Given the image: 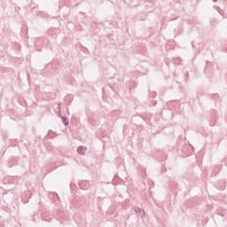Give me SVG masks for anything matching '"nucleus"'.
<instances>
[{
  "instance_id": "obj_3",
  "label": "nucleus",
  "mask_w": 227,
  "mask_h": 227,
  "mask_svg": "<svg viewBox=\"0 0 227 227\" xmlns=\"http://www.w3.org/2000/svg\"><path fill=\"white\" fill-rule=\"evenodd\" d=\"M77 153H79L80 155H84V153H86V147L79 146L77 148Z\"/></svg>"
},
{
  "instance_id": "obj_2",
  "label": "nucleus",
  "mask_w": 227,
  "mask_h": 227,
  "mask_svg": "<svg viewBox=\"0 0 227 227\" xmlns=\"http://www.w3.org/2000/svg\"><path fill=\"white\" fill-rule=\"evenodd\" d=\"M134 210L137 214H139V215H141L142 217H145V215H146L145 209H143L141 207H135Z\"/></svg>"
},
{
  "instance_id": "obj_1",
  "label": "nucleus",
  "mask_w": 227,
  "mask_h": 227,
  "mask_svg": "<svg viewBox=\"0 0 227 227\" xmlns=\"http://www.w3.org/2000/svg\"><path fill=\"white\" fill-rule=\"evenodd\" d=\"M59 116L62 119L63 123L68 125V119L67 117L61 116V103H59Z\"/></svg>"
},
{
  "instance_id": "obj_4",
  "label": "nucleus",
  "mask_w": 227,
  "mask_h": 227,
  "mask_svg": "<svg viewBox=\"0 0 227 227\" xmlns=\"http://www.w3.org/2000/svg\"><path fill=\"white\" fill-rule=\"evenodd\" d=\"M214 2L215 3V2H217V0H214Z\"/></svg>"
}]
</instances>
